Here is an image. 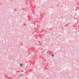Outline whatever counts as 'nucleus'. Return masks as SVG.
I'll return each instance as SVG.
<instances>
[{
  "label": "nucleus",
  "mask_w": 79,
  "mask_h": 79,
  "mask_svg": "<svg viewBox=\"0 0 79 79\" xmlns=\"http://www.w3.org/2000/svg\"><path fill=\"white\" fill-rule=\"evenodd\" d=\"M23 74L22 73L20 74V76H23Z\"/></svg>",
  "instance_id": "1"
},
{
  "label": "nucleus",
  "mask_w": 79,
  "mask_h": 79,
  "mask_svg": "<svg viewBox=\"0 0 79 79\" xmlns=\"http://www.w3.org/2000/svg\"><path fill=\"white\" fill-rule=\"evenodd\" d=\"M23 64H20V66H23Z\"/></svg>",
  "instance_id": "2"
},
{
  "label": "nucleus",
  "mask_w": 79,
  "mask_h": 79,
  "mask_svg": "<svg viewBox=\"0 0 79 79\" xmlns=\"http://www.w3.org/2000/svg\"><path fill=\"white\" fill-rule=\"evenodd\" d=\"M52 56H54V55H53V54L52 55Z\"/></svg>",
  "instance_id": "3"
}]
</instances>
